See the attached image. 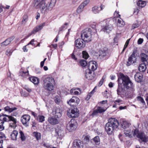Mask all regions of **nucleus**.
Here are the masks:
<instances>
[{
	"mask_svg": "<svg viewBox=\"0 0 148 148\" xmlns=\"http://www.w3.org/2000/svg\"><path fill=\"white\" fill-rule=\"evenodd\" d=\"M56 2V0L48 1L45 0H34V7L36 9H39L42 14H45L52 9Z\"/></svg>",
	"mask_w": 148,
	"mask_h": 148,
	"instance_id": "obj_1",
	"label": "nucleus"
},
{
	"mask_svg": "<svg viewBox=\"0 0 148 148\" xmlns=\"http://www.w3.org/2000/svg\"><path fill=\"white\" fill-rule=\"evenodd\" d=\"M92 32L90 28H87L83 30L81 32V38L77 39L75 41V45L78 49H80L84 47L85 44L84 43L83 41L85 42H88L91 40Z\"/></svg>",
	"mask_w": 148,
	"mask_h": 148,
	"instance_id": "obj_2",
	"label": "nucleus"
},
{
	"mask_svg": "<svg viewBox=\"0 0 148 148\" xmlns=\"http://www.w3.org/2000/svg\"><path fill=\"white\" fill-rule=\"evenodd\" d=\"M119 125V121L117 119L115 118H110L105 125V130L108 135H112Z\"/></svg>",
	"mask_w": 148,
	"mask_h": 148,
	"instance_id": "obj_3",
	"label": "nucleus"
},
{
	"mask_svg": "<svg viewBox=\"0 0 148 148\" xmlns=\"http://www.w3.org/2000/svg\"><path fill=\"white\" fill-rule=\"evenodd\" d=\"M110 21L108 19L104 20L100 23L101 25V31L109 33L113 29V26L110 23Z\"/></svg>",
	"mask_w": 148,
	"mask_h": 148,
	"instance_id": "obj_4",
	"label": "nucleus"
},
{
	"mask_svg": "<svg viewBox=\"0 0 148 148\" xmlns=\"http://www.w3.org/2000/svg\"><path fill=\"white\" fill-rule=\"evenodd\" d=\"M77 106H73L71 107L69 110L67 112L68 116L70 118H75L77 117L79 115V111Z\"/></svg>",
	"mask_w": 148,
	"mask_h": 148,
	"instance_id": "obj_5",
	"label": "nucleus"
},
{
	"mask_svg": "<svg viewBox=\"0 0 148 148\" xmlns=\"http://www.w3.org/2000/svg\"><path fill=\"white\" fill-rule=\"evenodd\" d=\"M133 84H118V88L117 90V93L119 95L121 94V92L126 90H132Z\"/></svg>",
	"mask_w": 148,
	"mask_h": 148,
	"instance_id": "obj_6",
	"label": "nucleus"
},
{
	"mask_svg": "<svg viewBox=\"0 0 148 148\" xmlns=\"http://www.w3.org/2000/svg\"><path fill=\"white\" fill-rule=\"evenodd\" d=\"M117 76L118 83H121V80L122 81V83H132V81L127 75H125L121 72H120L117 74Z\"/></svg>",
	"mask_w": 148,
	"mask_h": 148,
	"instance_id": "obj_7",
	"label": "nucleus"
},
{
	"mask_svg": "<svg viewBox=\"0 0 148 148\" xmlns=\"http://www.w3.org/2000/svg\"><path fill=\"white\" fill-rule=\"evenodd\" d=\"M99 57L103 60L108 59L110 56V54L108 48L105 47L99 50Z\"/></svg>",
	"mask_w": 148,
	"mask_h": 148,
	"instance_id": "obj_8",
	"label": "nucleus"
},
{
	"mask_svg": "<svg viewBox=\"0 0 148 148\" xmlns=\"http://www.w3.org/2000/svg\"><path fill=\"white\" fill-rule=\"evenodd\" d=\"M78 124L76 120L72 119L66 126L67 130L70 132L74 131L77 129Z\"/></svg>",
	"mask_w": 148,
	"mask_h": 148,
	"instance_id": "obj_9",
	"label": "nucleus"
},
{
	"mask_svg": "<svg viewBox=\"0 0 148 148\" xmlns=\"http://www.w3.org/2000/svg\"><path fill=\"white\" fill-rule=\"evenodd\" d=\"M79 99L76 96H73L72 98L67 101V104L70 106H77L79 103Z\"/></svg>",
	"mask_w": 148,
	"mask_h": 148,
	"instance_id": "obj_10",
	"label": "nucleus"
},
{
	"mask_svg": "<svg viewBox=\"0 0 148 148\" xmlns=\"http://www.w3.org/2000/svg\"><path fill=\"white\" fill-rule=\"evenodd\" d=\"M136 52L133 51L131 56L129 57L126 65L129 66L136 62V57L135 56Z\"/></svg>",
	"mask_w": 148,
	"mask_h": 148,
	"instance_id": "obj_11",
	"label": "nucleus"
},
{
	"mask_svg": "<svg viewBox=\"0 0 148 148\" xmlns=\"http://www.w3.org/2000/svg\"><path fill=\"white\" fill-rule=\"evenodd\" d=\"M106 110V109H105L101 107L98 106L96 109L93 111L92 113L91 114V116H94L98 114L103 113Z\"/></svg>",
	"mask_w": 148,
	"mask_h": 148,
	"instance_id": "obj_12",
	"label": "nucleus"
},
{
	"mask_svg": "<svg viewBox=\"0 0 148 148\" xmlns=\"http://www.w3.org/2000/svg\"><path fill=\"white\" fill-rule=\"evenodd\" d=\"M97 67V62L95 61H91L88 64V69H87L92 70L94 71Z\"/></svg>",
	"mask_w": 148,
	"mask_h": 148,
	"instance_id": "obj_13",
	"label": "nucleus"
},
{
	"mask_svg": "<svg viewBox=\"0 0 148 148\" xmlns=\"http://www.w3.org/2000/svg\"><path fill=\"white\" fill-rule=\"evenodd\" d=\"M30 119V116L28 114L23 115L21 118V121L22 124L26 126H28L27 123L29 121Z\"/></svg>",
	"mask_w": 148,
	"mask_h": 148,
	"instance_id": "obj_14",
	"label": "nucleus"
},
{
	"mask_svg": "<svg viewBox=\"0 0 148 148\" xmlns=\"http://www.w3.org/2000/svg\"><path fill=\"white\" fill-rule=\"evenodd\" d=\"M73 147L74 148H83V143L80 140H74L73 142Z\"/></svg>",
	"mask_w": 148,
	"mask_h": 148,
	"instance_id": "obj_15",
	"label": "nucleus"
},
{
	"mask_svg": "<svg viewBox=\"0 0 148 148\" xmlns=\"http://www.w3.org/2000/svg\"><path fill=\"white\" fill-rule=\"evenodd\" d=\"M89 0H86L81 4L77 9V12L78 13H79L82 12L84 7L89 3Z\"/></svg>",
	"mask_w": 148,
	"mask_h": 148,
	"instance_id": "obj_16",
	"label": "nucleus"
},
{
	"mask_svg": "<svg viewBox=\"0 0 148 148\" xmlns=\"http://www.w3.org/2000/svg\"><path fill=\"white\" fill-rule=\"evenodd\" d=\"M119 12H118L115 11V14L116 13L118 14V16L116 15L117 17L120 18V19H118L117 23V25L119 27H123L125 25V22L123 21V20L120 17V15L119 14Z\"/></svg>",
	"mask_w": 148,
	"mask_h": 148,
	"instance_id": "obj_17",
	"label": "nucleus"
},
{
	"mask_svg": "<svg viewBox=\"0 0 148 148\" xmlns=\"http://www.w3.org/2000/svg\"><path fill=\"white\" fill-rule=\"evenodd\" d=\"M141 61L145 64H148V56L144 53H142L140 55Z\"/></svg>",
	"mask_w": 148,
	"mask_h": 148,
	"instance_id": "obj_18",
	"label": "nucleus"
},
{
	"mask_svg": "<svg viewBox=\"0 0 148 148\" xmlns=\"http://www.w3.org/2000/svg\"><path fill=\"white\" fill-rule=\"evenodd\" d=\"M90 142L93 145H98L100 143L99 137L98 136H96L90 140Z\"/></svg>",
	"mask_w": 148,
	"mask_h": 148,
	"instance_id": "obj_19",
	"label": "nucleus"
},
{
	"mask_svg": "<svg viewBox=\"0 0 148 148\" xmlns=\"http://www.w3.org/2000/svg\"><path fill=\"white\" fill-rule=\"evenodd\" d=\"M14 37L12 36L7 39L5 41L1 43V46H7L14 39Z\"/></svg>",
	"mask_w": 148,
	"mask_h": 148,
	"instance_id": "obj_20",
	"label": "nucleus"
},
{
	"mask_svg": "<svg viewBox=\"0 0 148 148\" xmlns=\"http://www.w3.org/2000/svg\"><path fill=\"white\" fill-rule=\"evenodd\" d=\"M48 121L52 125H55L59 123L58 120L54 116L49 118Z\"/></svg>",
	"mask_w": 148,
	"mask_h": 148,
	"instance_id": "obj_21",
	"label": "nucleus"
},
{
	"mask_svg": "<svg viewBox=\"0 0 148 148\" xmlns=\"http://www.w3.org/2000/svg\"><path fill=\"white\" fill-rule=\"evenodd\" d=\"M55 84H47L45 89L49 92H53L55 89Z\"/></svg>",
	"mask_w": 148,
	"mask_h": 148,
	"instance_id": "obj_22",
	"label": "nucleus"
},
{
	"mask_svg": "<svg viewBox=\"0 0 148 148\" xmlns=\"http://www.w3.org/2000/svg\"><path fill=\"white\" fill-rule=\"evenodd\" d=\"M142 75L140 73H136L134 75V78L137 82H140L142 80Z\"/></svg>",
	"mask_w": 148,
	"mask_h": 148,
	"instance_id": "obj_23",
	"label": "nucleus"
},
{
	"mask_svg": "<svg viewBox=\"0 0 148 148\" xmlns=\"http://www.w3.org/2000/svg\"><path fill=\"white\" fill-rule=\"evenodd\" d=\"M130 125V123L126 121H123L121 122L120 126L121 128L125 129L128 128Z\"/></svg>",
	"mask_w": 148,
	"mask_h": 148,
	"instance_id": "obj_24",
	"label": "nucleus"
},
{
	"mask_svg": "<svg viewBox=\"0 0 148 148\" xmlns=\"http://www.w3.org/2000/svg\"><path fill=\"white\" fill-rule=\"evenodd\" d=\"M55 131L56 136H58L60 139H62L64 135V132L62 130L56 128Z\"/></svg>",
	"mask_w": 148,
	"mask_h": 148,
	"instance_id": "obj_25",
	"label": "nucleus"
},
{
	"mask_svg": "<svg viewBox=\"0 0 148 148\" xmlns=\"http://www.w3.org/2000/svg\"><path fill=\"white\" fill-rule=\"evenodd\" d=\"M92 73L91 70L87 69L84 73L85 77L88 79H92L93 77L91 75Z\"/></svg>",
	"mask_w": 148,
	"mask_h": 148,
	"instance_id": "obj_26",
	"label": "nucleus"
},
{
	"mask_svg": "<svg viewBox=\"0 0 148 148\" xmlns=\"http://www.w3.org/2000/svg\"><path fill=\"white\" fill-rule=\"evenodd\" d=\"M44 83H55L54 79L52 77L45 78L43 80Z\"/></svg>",
	"mask_w": 148,
	"mask_h": 148,
	"instance_id": "obj_27",
	"label": "nucleus"
},
{
	"mask_svg": "<svg viewBox=\"0 0 148 148\" xmlns=\"http://www.w3.org/2000/svg\"><path fill=\"white\" fill-rule=\"evenodd\" d=\"M18 134V131L16 130H14L10 134L11 139L13 140H17V136Z\"/></svg>",
	"mask_w": 148,
	"mask_h": 148,
	"instance_id": "obj_28",
	"label": "nucleus"
},
{
	"mask_svg": "<svg viewBox=\"0 0 148 148\" xmlns=\"http://www.w3.org/2000/svg\"><path fill=\"white\" fill-rule=\"evenodd\" d=\"M45 23H44L40 24L38 26H37L33 30L34 31V32L35 34L37 32L41 29L45 25Z\"/></svg>",
	"mask_w": 148,
	"mask_h": 148,
	"instance_id": "obj_29",
	"label": "nucleus"
},
{
	"mask_svg": "<svg viewBox=\"0 0 148 148\" xmlns=\"http://www.w3.org/2000/svg\"><path fill=\"white\" fill-rule=\"evenodd\" d=\"M7 76L8 77V78H6L4 79L3 80V82H6V80H8L10 81V82H11L10 81H14V78L13 77L14 76L13 75H12V76H11V73L10 72H9V73H8L7 74Z\"/></svg>",
	"mask_w": 148,
	"mask_h": 148,
	"instance_id": "obj_30",
	"label": "nucleus"
},
{
	"mask_svg": "<svg viewBox=\"0 0 148 148\" xmlns=\"http://www.w3.org/2000/svg\"><path fill=\"white\" fill-rule=\"evenodd\" d=\"M62 115V112L60 109H57L56 110L54 117L57 119L60 117Z\"/></svg>",
	"mask_w": 148,
	"mask_h": 148,
	"instance_id": "obj_31",
	"label": "nucleus"
},
{
	"mask_svg": "<svg viewBox=\"0 0 148 148\" xmlns=\"http://www.w3.org/2000/svg\"><path fill=\"white\" fill-rule=\"evenodd\" d=\"M148 65L145 64L144 63L140 64L138 67L139 70L141 72H145L147 68L146 66Z\"/></svg>",
	"mask_w": 148,
	"mask_h": 148,
	"instance_id": "obj_32",
	"label": "nucleus"
},
{
	"mask_svg": "<svg viewBox=\"0 0 148 148\" xmlns=\"http://www.w3.org/2000/svg\"><path fill=\"white\" fill-rule=\"evenodd\" d=\"M28 79L31 82L35 83L34 82L37 81V82L36 83H39L40 80L38 78L35 77H31L28 78Z\"/></svg>",
	"mask_w": 148,
	"mask_h": 148,
	"instance_id": "obj_33",
	"label": "nucleus"
},
{
	"mask_svg": "<svg viewBox=\"0 0 148 148\" xmlns=\"http://www.w3.org/2000/svg\"><path fill=\"white\" fill-rule=\"evenodd\" d=\"M33 136L35 137L37 140H39L41 138V134L40 133L34 132L33 133Z\"/></svg>",
	"mask_w": 148,
	"mask_h": 148,
	"instance_id": "obj_34",
	"label": "nucleus"
},
{
	"mask_svg": "<svg viewBox=\"0 0 148 148\" xmlns=\"http://www.w3.org/2000/svg\"><path fill=\"white\" fill-rule=\"evenodd\" d=\"M137 5L141 8L144 7L146 4V2L142 1H139L137 3Z\"/></svg>",
	"mask_w": 148,
	"mask_h": 148,
	"instance_id": "obj_35",
	"label": "nucleus"
},
{
	"mask_svg": "<svg viewBox=\"0 0 148 148\" xmlns=\"http://www.w3.org/2000/svg\"><path fill=\"white\" fill-rule=\"evenodd\" d=\"M92 12L95 14L99 13L100 11V8L98 6H95L92 8Z\"/></svg>",
	"mask_w": 148,
	"mask_h": 148,
	"instance_id": "obj_36",
	"label": "nucleus"
},
{
	"mask_svg": "<svg viewBox=\"0 0 148 148\" xmlns=\"http://www.w3.org/2000/svg\"><path fill=\"white\" fill-rule=\"evenodd\" d=\"M20 134V138H21L22 141H24L26 139V137L24 134L23 131L21 130H20L19 132Z\"/></svg>",
	"mask_w": 148,
	"mask_h": 148,
	"instance_id": "obj_37",
	"label": "nucleus"
},
{
	"mask_svg": "<svg viewBox=\"0 0 148 148\" xmlns=\"http://www.w3.org/2000/svg\"><path fill=\"white\" fill-rule=\"evenodd\" d=\"M6 117L8 118L9 119V121H12L14 123H17V120L15 118H14L13 117L10 115H6Z\"/></svg>",
	"mask_w": 148,
	"mask_h": 148,
	"instance_id": "obj_38",
	"label": "nucleus"
},
{
	"mask_svg": "<svg viewBox=\"0 0 148 148\" xmlns=\"http://www.w3.org/2000/svg\"><path fill=\"white\" fill-rule=\"evenodd\" d=\"M28 21V16L26 14H24L23 17V20L22 21V24H25Z\"/></svg>",
	"mask_w": 148,
	"mask_h": 148,
	"instance_id": "obj_39",
	"label": "nucleus"
},
{
	"mask_svg": "<svg viewBox=\"0 0 148 148\" xmlns=\"http://www.w3.org/2000/svg\"><path fill=\"white\" fill-rule=\"evenodd\" d=\"M79 64L82 67H85L87 65V62L85 60H81L79 62Z\"/></svg>",
	"mask_w": 148,
	"mask_h": 148,
	"instance_id": "obj_40",
	"label": "nucleus"
},
{
	"mask_svg": "<svg viewBox=\"0 0 148 148\" xmlns=\"http://www.w3.org/2000/svg\"><path fill=\"white\" fill-rule=\"evenodd\" d=\"M137 99L138 101H140L141 102L143 105L144 106L146 105L145 102L142 97L140 96H138L137 97Z\"/></svg>",
	"mask_w": 148,
	"mask_h": 148,
	"instance_id": "obj_41",
	"label": "nucleus"
},
{
	"mask_svg": "<svg viewBox=\"0 0 148 148\" xmlns=\"http://www.w3.org/2000/svg\"><path fill=\"white\" fill-rule=\"evenodd\" d=\"M124 134L127 136H128L130 138L132 137V133L131 132L129 131L128 130H125L124 131Z\"/></svg>",
	"mask_w": 148,
	"mask_h": 148,
	"instance_id": "obj_42",
	"label": "nucleus"
},
{
	"mask_svg": "<svg viewBox=\"0 0 148 148\" xmlns=\"http://www.w3.org/2000/svg\"><path fill=\"white\" fill-rule=\"evenodd\" d=\"M82 54L83 57L85 59H87L89 57L88 53L85 51H82Z\"/></svg>",
	"mask_w": 148,
	"mask_h": 148,
	"instance_id": "obj_43",
	"label": "nucleus"
},
{
	"mask_svg": "<svg viewBox=\"0 0 148 148\" xmlns=\"http://www.w3.org/2000/svg\"><path fill=\"white\" fill-rule=\"evenodd\" d=\"M22 86L24 89L26 90L29 92H30L32 91V90L28 87L27 85L25 84H22Z\"/></svg>",
	"mask_w": 148,
	"mask_h": 148,
	"instance_id": "obj_44",
	"label": "nucleus"
},
{
	"mask_svg": "<svg viewBox=\"0 0 148 148\" xmlns=\"http://www.w3.org/2000/svg\"><path fill=\"white\" fill-rule=\"evenodd\" d=\"M140 25V24L139 23V22L137 21L132 25V29H134L139 27Z\"/></svg>",
	"mask_w": 148,
	"mask_h": 148,
	"instance_id": "obj_45",
	"label": "nucleus"
},
{
	"mask_svg": "<svg viewBox=\"0 0 148 148\" xmlns=\"http://www.w3.org/2000/svg\"><path fill=\"white\" fill-rule=\"evenodd\" d=\"M28 71H27L24 72L22 71L21 72H20V75L22 77H25L28 75Z\"/></svg>",
	"mask_w": 148,
	"mask_h": 148,
	"instance_id": "obj_46",
	"label": "nucleus"
},
{
	"mask_svg": "<svg viewBox=\"0 0 148 148\" xmlns=\"http://www.w3.org/2000/svg\"><path fill=\"white\" fill-rule=\"evenodd\" d=\"M35 42L34 40V39H32L31 40V41L27 44V45H32V46L34 47H36V44L34 43V42Z\"/></svg>",
	"mask_w": 148,
	"mask_h": 148,
	"instance_id": "obj_47",
	"label": "nucleus"
},
{
	"mask_svg": "<svg viewBox=\"0 0 148 148\" xmlns=\"http://www.w3.org/2000/svg\"><path fill=\"white\" fill-rule=\"evenodd\" d=\"M145 134L143 132H140L139 134L137 135V137L140 139L143 136H144Z\"/></svg>",
	"mask_w": 148,
	"mask_h": 148,
	"instance_id": "obj_48",
	"label": "nucleus"
},
{
	"mask_svg": "<svg viewBox=\"0 0 148 148\" xmlns=\"http://www.w3.org/2000/svg\"><path fill=\"white\" fill-rule=\"evenodd\" d=\"M39 122H42L45 121V116L43 115H39Z\"/></svg>",
	"mask_w": 148,
	"mask_h": 148,
	"instance_id": "obj_49",
	"label": "nucleus"
},
{
	"mask_svg": "<svg viewBox=\"0 0 148 148\" xmlns=\"http://www.w3.org/2000/svg\"><path fill=\"white\" fill-rule=\"evenodd\" d=\"M12 50L8 49L6 51L5 54L8 56H9L12 54Z\"/></svg>",
	"mask_w": 148,
	"mask_h": 148,
	"instance_id": "obj_50",
	"label": "nucleus"
},
{
	"mask_svg": "<svg viewBox=\"0 0 148 148\" xmlns=\"http://www.w3.org/2000/svg\"><path fill=\"white\" fill-rule=\"evenodd\" d=\"M148 139V137L146 136V135H145L144 136H143L142 138H141L140 139L141 140L144 142H146L147 141V139Z\"/></svg>",
	"mask_w": 148,
	"mask_h": 148,
	"instance_id": "obj_51",
	"label": "nucleus"
},
{
	"mask_svg": "<svg viewBox=\"0 0 148 148\" xmlns=\"http://www.w3.org/2000/svg\"><path fill=\"white\" fill-rule=\"evenodd\" d=\"M16 123H11L10 124L9 126L13 129H15L17 126Z\"/></svg>",
	"mask_w": 148,
	"mask_h": 148,
	"instance_id": "obj_52",
	"label": "nucleus"
},
{
	"mask_svg": "<svg viewBox=\"0 0 148 148\" xmlns=\"http://www.w3.org/2000/svg\"><path fill=\"white\" fill-rule=\"evenodd\" d=\"M139 133V130L137 129H136L134 130L133 136H135L136 135L137 136V135H138Z\"/></svg>",
	"mask_w": 148,
	"mask_h": 148,
	"instance_id": "obj_53",
	"label": "nucleus"
},
{
	"mask_svg": "<svg viewBox=\"0 0 148 148\" xmlns=\"http://www.w3.org/2000/svg\"><path fill=\"white\" fill-rule=\"evenodd\" d=\"M92 92L91 93V91L88 93V95H87V96L86 98V100H88L92 96V95L93 94Z\"/></svg>",
	"mask_w": 148,
	"mask_h": 148,
	"instance_id": "obj_54",
	"label": "nucleus"
},
{
	"mask_svg": "<svg viewBox=\"0 0 148 148\" xmlns=\"http://www.w3.org/2000/svg\"><path fill=\"white\" fill-rule=\"evenodd\" d=\"M4 122H1L0 123V131H1L4 129V127L3 126Z\"/></svg>",
	"mask_w": 148,
	"mask_h": 148,
	"instance_id": "obj_55",
	"label": "nucleus"
},
{
	"mask_svg": "<svg viewBox=\"0 0 148 148\" xmlns=\"http://www.w3.org/2000/svg\"><path fill=\"white\" fill-rule=\"evenodd\" d=\"M34 31L33 30H32L31 32H30V33H29L28 35H27V36H26V37H25V38H24L23 39V40H25V39H26V38H28L29 37V36H31V35H32L33 34H35V33L34 32Z\"/></svg>",
	"mask_w": 148,
	"mask_h": 148,
	"instance_id": "obj_56",
	"label": "nucleus"
},
{
	"mask_svg": "<svg viewBox=\"0 0 148 148\" xmlns=\"http://www.w3.org/2000/svg\"><path fill=\"white\" fill-rule=\"evenodd\" d=\"M48 47H49L51 48H54L56 49L58 47V45L57 44H52L48 46Z\"/></svg>",
	"mask_w": 148,
	"mask_h": 148,
	"instance_id": "obj_57",
	"label": "nucleus"
},
{
	"mask_svg": "<svg viewBox=\"0 0 148 148\" xmlns=\"http://www.w3.org/2000/svg\"><path fill=\"white\" fill-rule=\"evenodd\" d=\"M6 115H6L5 114H4L3 113H1L0 114V121H2L3 120V118L4 116H5L6 117Z\"/></svg>",
	"mask_w": 148,
	"mask_h": 148,
	"instance_id": "obj_58",
	"label": "nucleus"
},
{
	"mask_svg": "<svg viewBox=\"0 0 148 148\" xmlns=\"http://www.w3.org/2000/svg\"><path fill=\"white\" fill-rule=\"evenodd\" d=\"M106 77V76H103L102 77V79L101 80L99 83H103L105 82Z\"/></svg>",
	"mask_w": 148,
	"mask_h": 148,
	"instance_id": "obj_59",
	"label": "nucleus"
},
{
	"mask_svg": "<svg viewBox=\"0 0 148 148\" xmlns=\"http://www.w3.org/2000/svg\"><path fill=\"white\" fill-rule=\"evenodd\" d=\"M6 117H5V116H4L3 118V120L1 122H4H4H9V119L8 118V119L6 118Z\"/></svg>",
	"mask_w": 148,
	"mask_h": 148,
	"instance_id": "obj_60",
	"label": "nucleus"
},
{
	"mask_svg": "<svg viewBox=\"0 0 148 148\" xmlns=\"http://www.w3.org/2000/svg\"><path fill=\"white\" fill-rule=\"evenodd\" d=\"M130 40V39H129L127 40L126 41L125 43V44L124 45V47H125V48H126L127 47L129 44Z\"/></svg>",
	"mask_w": 148,
	"mask_h": 148,
	"instance_id": "obj_61",
	"label": "nucleus"
},
{
	"mask_svg": "<svg viewBox=\"0 0 148 148\" xmlns=\"http://www.w3.org/2000/svg\"><path fill=\"white\" fill-rule=\"evenodd\" d=\"M60 100L58 98H56L54 99V101L57 104H59L60 102Z\"/></svg>",
	"mask_w": 148,
	"mask_h": 148,
	"instance_id": "obj_62",
	"label": "nucleus"
},
{
	"mask_svg": "<svg viewBox=\"0 0 148 148\" xmlns=\"http://www.w3.org/2000/svg\"><path fill=\"white\" fill-rule=\"evenodd\" d=\"M143 41V39L142 38H139L138 40V44H141Z\"/></svg>",
	"mask_w": 148,
	"mask_h": 148,
	"instance_id": "obj_63",
	"label": "nucleus"
},
{
	"mask_svg": "<svg viewBox=\"0 0 148 148\" xmlns=\"http://www.w3.org/2000/svg\"><path fill=\"white\" fill-rule=\"evenodd\" d=\"M71 58L72 59L74 60H77V58L76 57L75 55L73 53H72L71 54Z\"/></svg>",
	"mask_w": 148,
	"mask_h": 148,
	"instance_id": "obj_64",
	"label": "nucleus"
}]
</instances>
